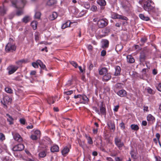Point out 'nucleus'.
<instances>
[{
    "label": "nucleus",
    "instance_id": "nucleus-42",
    "mask_svg": "<svg viewBox=\"0 0 161 161\" xmlns=\"http://www.w3.org/2000/svg\"><path fill=\"white\" fill-rule=\"evenodd\" d=\"M119 126L121 127V129L123 130H124L125 129V126L124 123L122 122L119 124Z\"/></svg>",
    "mask_w": 161,
    "mask_h": 161
},
{
    "label": "nucleus",
    "instance_id": "nucleus-1",
    "mask_svg": "<svg viewBox=\"0 0 161 161\" xmlns=\"http://www.w3.org/2000/svg\"><path fill=\"white\" fill-rule=\"evenodd\" d=\"M144 9L149 13H156L157 10L154 6V3L151 0H145L143 2Z\"/></svg>",
    "mask_w": 161,
    "mask_h": 161
},
{
    "label": "nucleus",
    "instance_id": "nucleus-33",
    "mask_svg": "<svg viewBox=\"0 0 161 161\" xmlns=\"http://www.w3.org/2000/svg\"><path fill=\"white\" fill-rule=\"evenodd\" d=\"M39 155L41 158H44L46 155V152L45 151H42L39 153Z\"/></svg>",
    "mask_w": 161,
    "mask_h": 161
},
{
    "label": "nucleus",
    "instance_id": "nucleus-4",
    "mask_svg": "<svg viewBox=\"0 0 161 161\" xmlns=\"http://www.w3.org/2000/svg\"><path fill=\"white\" fill-rule=\"evenodd\" d=\"M17 66H14L12 65H10L7 68L8 70V73L9 75H11L14 73L18 69Z\"/></svg>",
    "mask_w": 161,
    "mask_h": 161
},
{
    "label": "nucleus",
    "instance_id": "nucleus-12",
    "mask_svg": "<svg viewBox=\"0 0 161 161\" xmlns=\"http://www.w3.org/2000/svg\"><path fill=\"white\" fill-rule=\"evenodd\" d=\"M111 77V76L110 74V73H107L103 76V79L104 81H106L110 80Z\"/></svg>",
    "mask_w": 161,
    "mask_h": 161
},
{
    "label": "nucleus",
    "instance_id": "nucleus-24",
    "mask_svg": "<svg viewBox=\"0 0 161 161\" xmlns=\"http://www.w3.org/2000/svg\"><path fill=\"white\" fill-rule=\"evenodd\" d=\"M85 137L87 139L88 142V143L89 144H93V141L91 137L86 134L85 135Z\"/></svg>",
    "mask_w": 161,
    "mask_h": 161
},
{
    "label": "nucleus",
    "instance_id": "nucleus-53",
    "mask_svg": "<svg viewBox=\"0 0 161 161\" xmlns=\"http://www.w3.org/2000/svg\"><path fill=\"white\" fill-rule=\"evenodd\" d=\"M85 7L87 9H88L90 8V5L89 3H85L84 4Z\"/></svg>",
    "mask_w": 161,
    "mask_h": 161
},
{
    "label": "nucleus",
    "instance_id": "nucleus-46",
    "mask_svg": "<svg viewBox=\"0 0 161 161\" xmlns=\"http://www.w3.org/2000/svg\"><path fill=\"white\" fill-rule=\"evenodd\" d=\"M31 138L32 140H36L38 138L37 136L34 135H32L31 136Z\"/></svg>",
    "mask_w": 161,
    "mask_h": 161
},
{
    "label": "nucleus",
    "instance_id": "nucleus-8",
    "mask_svg": "<svg viewBox=\"0 0 161 161\" xmlns=\"http://www.w3.org/2000/svg\"><path fill=\"white\" fill-rule=\"evenodd\" d=\"M12 100V99L10 98L8 96H5L3 98V101H1V102L3 104L7 107L6 104L9 102H10Z\"/></svg>",
    "mask_w": 161,
    "mask_h": 161
},
{
    "label": "nucleus",
    "instance_id": "nucleus-25",
    "mask_svg": "<svg viewBox=\"0 0 161 161\" xmlns=\"http://www.w3.org/2000/svg\"><path fill=\"white\" fill-rule=\"evenodd\" d=\"M147 119L148 121L152 122L154 121L155 120V118L150 114L147 116Z\"/></svg>",
    "mask_w": 161,
    "mask_h": 161
},
{
    "label": "nucleus",
    "instance_id": "nucleus-37",
    "mask_svg": "<svg viewBox=\"0 0 161 161\" xmlns=\"http://www.w3.org/2000/svg\"><path fill=\"white\" fill-rule=\"evenodd\" d=\"M70 64L72 65L75 68H77L78 67V65L77 63L74 61H71L69 62Z\"/></svg>",
    "mask_w": 161,
    "mask_h": 161
},
{
    "label": "nucleus",
    "instance_id": "nucleus-63",
    "mask_svg": "<svg viewBox=\"0 0 161 161\" xmlns=\"http://www.w3.org/2000/svg\"><path fill=\"white\" fill-rule=\"evenodd\" d=\"M35 133L37 136H40V131L39 130H36L35 132Z\"/></svg>",
    "mask_w": 161,
    "mask_h": 161
},
{
    "label": "nucleus",
    "instance_id": "nucleus-26",
    "mask_svg": "<svg viewBox=\"0 0 161 161\" xmlns=\"http://www.w3.org/2000/svg\"><path fill=\"white\" fill-rule=\"evenodd\" d=\"M56 97H52L48 99L47 100V102L49 104L51 103H54Z\"/></svg>",
    "mask_w": 161,
    "mask_h": 161
},
{
    "label": "nucleus",
    "instance_id": "nucleus-9",
    "mask_svg": "<svg viewBox=\"0 0 161 161\" xmlns=\"http://www.w3.org/2000/svg\"><path fill=\"white\" fill-rule=\"evenodd\" d=\"M146 59V53L145 51H142L140 53L139 56V61L140 62L143 63L144 62Z\"/></svg>",
    "mask_w": 161,
    "mask_h": 161
},
{
    "label": "nucleus",
    "instance_id": "nucleus-40",
    "mask_svg": "<svg viewBox=\"0 0 161 161\" xmlns=\"http://www.w3.org/2000/svg\"><path fill=\"white\" fill-rule=\"evenodd\" d=\"M119 16V15L115 13L113 14L112 15V18L114 19H118V18H119L118 17Z\"/></svg>",
    "mask_w": 161,
    "mask_h": 161
},
{
    "label": "nucleus",
    "instance_id": "nucleus-13",
    "mask_svg": "<svg viewBox=\"0 0 161 161\" xmlns=\"http://www.w3.org/2000/svg\"><path fill=\"white\" fill-rule=\"evenodd\" d=\"M118 94L120 97H123L126 96L127 92L124 90H122L119 91L118 92Z\"/></svg>",
    "mask_w": 161,
    "mask_h": 161
},
{
    "label": "nucleus",
    "instance_id": "nucleus-49",
    "mask_svg": "<svg viewBox=\"0 0 161 161\" xmlns=\"http://www.w3.org/2000/svg\"><path fill=\"white\" fill-rule=\"evenodd\" d=\"M103 31L105 33H107L109 32L110 29L108 28H106L103 30Z\"/></svg>",
    "mask_w": 161,
    "mask_h": 161
},
{
    "label": "nucleus",
    "instance_id": "nucleus-7",
    "mask_svg": "<svg viewBox=\"0 0 161 161\" xmlns=\"http://www.w3.org/2000/svg\"><path fill=\"white\" fill-rule=\"evenodd\" d=\"M100 114L103 115H106V110L105 108V105L103 103V102H102L101 104L99 106Z\"/></svg>",
    "mask_w": 161,
    "mask_h": 161
},
{
    "label": "nucleus",
    "instance_id": "nucleus-45",
    "mask_svg": "<svg viewBox=\"0 0 161 161\" xmlns=\"http://www.w3.org/2000/svg\"><path fill=\"white\" fill-rule=\"evenodd\" d=\"M97 9V7L95 5H93L92 6V7L91 8V10L93 11H96Z\"/></svg>",
    "mask_w": 161,
    "mask_h": 161
},
{
    "label": "nucleus",
    "instance_id": "nucleus-15",
    "mask_svg": "<svg viewBox=\"0 0 161 161\" xmlns=\"http://www.w3.org/2000/svg\"><path fill=\"white\" fill-rule=\"evenodd\" d=\"M127 62L130 63H132L135 62V59L131 55H128L126 57Z\"/></svg>",
    "mask_w": 161,
    "mask_h": 161
},
{
    "label": "nucleus",
    "instance_id": "nucleus-20",
    "mask_svg": "<svg viewBox=\"0 0 161 161\" xmlns=\"http://www.w3.org/2000/svg\"><path fill=\"white\" fill-rule=\"evenodd\" d=\"M140 18L142 20L146 21H148L150 19L149 17L145 16V15L142 14H140L139 15Z\"/></svg>",
    "mask_w": 161,
    "mask_h": 161
},
{
    "label": "nucleus",
    "instance_id": "nucleus-28",
    "mask_svg": "<svg viewBox=\"0 0 161 161\" xmlns=\"http://www.w3.org/2000/svg\"><path fill=\"white\" fill-rule=\"evenodd\" d=\"M11 3H12V5L15 7L16 8H18V7L17 5L18 3L17 0H10Z\"/></svg>",
    "mask_w": 161,
    "mask_h": 161
},
{
    "label": "nucleus",
    "instance_id": "nucleus-17",
    "mask_svg": "<svg viewBox=\"0 0 161 161\" xmlns=\"http://www.w3.org/2000/svg\"><path fill=\"white\" fill-rule=\"evenodd\" d=\"M108 70L106 68L104 67L100 69L99 71V73L100 75H105L107 72Z\"/></svg>",
    "mask_w": 161,
    "mask_h": 161
},
{
    "label": "nucleus",
    "instance_id": "nucleus-18",
    "mask_svg": "<svg viewBox=\"0 0 161 161\" xmlns=\"http://www.w3.org/2000/svg\"><path fill=\"white\" fill-rule=\"evenodd\" d=\"M115 71L114 73V75L118 76L120 75V72L121 71L120 67L119 66H117L115 67Z\"/></svg>",
    "mask_w": 161,
    "mask_h": 161
},
{
    "label": "nucleus",
    "instance_id": "nucleus-34",
    "mask_svg": "<svg viewBox=\"0 0 161 161\" xmlns=\"http://www.w3.org/2000/svg\"><path fill=\"white\" fill-rule=\"evenodd\" d=\"M68 22H66V23L63 24L62 26V28L63 29H65L66 27H70L71 22H70L69 24Z\"/></svg>",
    "mask_w": 161,
    "mask_h": 161
},
{
    "label": "nucleus",
    "instance_id": "nucleus-60",
    "mask_svg": "<svg viewBox=\"0 0 161 161\" xmlns=\"http://www.w3.org/2000/svg\"><path fill=\"white\" fill-rule=\"evenodd\" d=\"M93 64H92V63H90V64L88 68L90 70H91L93 69Z\"/></svg>",
    "mask_w": 161,
    "mask_h": 161
},
{
    "label": "nucleus",
    "instance_id": "nucleus-23",
    "mask_svg": "<svg viewBox=\"0 0 161 161\" xmlns=\"http://www.w3.org/2000/svg\"><path fill=\"white\" fill-rule=\"evenodd\" d=\"M97 3L101 6H104L106 5V2L105 0H97Z\"/></svg>",
    "mask_w": 161,
    "mask_h": 161
},
{
    "label": "nucleus",
    "instance_id": "nucleus-39",
    "mask_svg": "<svg viewBox=\"0 0 161 161\" xmlns=\"http://www.w3.org/2000/svg\"><path fill=\"white\" fill-rule=\"evenodd\" d=\"M5 91L7 93H13V91L11 89L8 88L6 87L5 89Z\"/></svg>",
    "mask_w": 161,
    "mask_h": 161
},
{
    "label": "nucleus",
    "instance_id": "nucleus-11",
    "mask_svg": "<svg viewBox=\"0 0 161 161\" xmlns=\"http://www.w3.org/2000/svg\"><path fill=\"white\" fill-rule=\"evenodd\" d=\"M14 138L15 140L18 142H21L22 141V138L21 136L18 134L16 133L14 136Z\"/></svg>",
    "mask_w": 161,
    "mask_h": 161
},
{
    "label": "nucleus",
    "instance_id": "nucleus-6",
    "mask_svg": "<svg viewBox=\"0 0 161 161\" xmlns=\"http://www.w3.org/2000/svg\"><path fill=\"white\" fill-rule=\"evenodd\" d=\"M114 141L115 144L119 148L124 146V143L121 142V139L117 137L115 138Z\"/></svg>",
    "mask_w": 161,
    "mask_h": 161
},
{
    "label": "nucleus",
    "instance_id": "nucleus-22",
    "mask_svg": "<svg viewBox=\"0 0 161 161\" xmlns=\"http://www.w3.org/2000/svg\"><path fill=\"white\" fill-rule=\"evenodd\" d=\"M109 45V42L107 40H105L103 41V45L102 46V48H105L108 47Z\"/></svg>",
    "mask_w": 161,
    "mask_h": 161
},
{
    "label": "nucleus",
    "instance_id": "nucleus-59",
    "mask_svg": "<svg viewBox=\"0 0 161 161\" xmlns=\"http://www.w3.org/2000/svg\"><path fill=\"white\" fill-rule=\"evenodd\" d=\"M88 48L89 51H92L93 50V47L91 45H89L88 47Z\"/></svg>",
    "mask_w": 161,
    "mask_h": 161
},
{
    "label": "nucleus",
    "instance_id": "nucleus-36",
    "mask_svg": "<svg viewBox=\"0 0 161 161\" xmlns=\"http://www.w3.org/2000/svg\"><path fill=\"white\" fill-rule=\"evenodd\" d=\"M108 126L110 130H112L113 131L115 129V127L114 123H111L109 124Z\"/></svg>",
    "mask_w": 161,
    "mask_h": 161
},
{
    "label": "nucleus",
    "instance_id": "nucleus-16",
    "mask_svg": "<svg viewBox=\"0 0 161 161\" xmlns=\"http://www.w3.org/2000/svg\"><path fill=\"white\" fill-rule=\"evenodd\" d=\"M50 150L52 152L54 153L58 152L59 151V148L58 146L55 145L52 147Z\"/></svg>",
    "mask_w": 161,
    "mask_h": 161
},
{
    "label": "nucleus",
    "instance_id": "nucleus-64",
    "mask_svg": "<svg viewBox=\"0 0 161 161\" xmlns=\"http://www.w3.org/2000/svg\"><path fill=\"white\" fill-rule=\"evenodd\" d=\"M79 101H79V102L80 103H85L87 102H86L84 100H83L82 98H80Z\"/></svg>",
    "mask_w": 161,
    "mask_h": 161
},
{
    "label": "nucleus",
    "instance_id": "nucleus-55",
    "mask_svg": "<svg viewBox=\"0 0 161 161\" xmlns=\"http://www.w3.org/2000/svg\"><path fill=\"white\" fill-rule=\"evenodd\" d=\"M119 107V106L118 105L115 106L114 108V112H117L118 111Z\"/></svg>",
    "mask_w": 161,
    "mask_h": 161
},
{
    "label": "nucleus",
    "instance_id": "nucleus-30",
    "mask_svg": "<svg viewBox=\"0 0 161 161\" xmlns=\"http://www.w3.org/2000/svg\"><path fill=\"white\" fill-rule=\"evenodd\" d=\"M131 129L137 131L139 129V127L137 125L135 124H132L130 125Z\"/></svg>",
    "mask_w": 161,
    "mask_h": 161
},
{
    "label": "nucleus",
    "instance_id": "nucleus-38",
    "mask_svg": "<svg viewBox=\"0 0 161 161\" xmlns=\"http://www.w3.org/2000/svg\"><path fill=\"white\" fill-rule=\"evenodd\" d=\"M147 92L148 93L152 94H153L155 93L154 92L153 90L150 87H148L147 88Z\"/></svg>",
    "mask_w": 161,
    "mask_h": 161
},
{
    "label": "nucleus",
    "instance_id": "nucleus-10",
    "mask_svg": "<svg viewBox=\"0 0 161 161\" xmlns=\"http://www.w3.org/2000/svg\"><path fill=\"white\" fill-rule=\"evenodd\" d=\"M74 98L75 99L82 98V100H84L86 102H88L89 100L88 98L85 95H81L79 94L77 95H75Z\"/></svg>",
    "mask_w": 161,
    "mask_h": 161
},
{
    "label": "nucleus",
    "instance_id": "nucleus-58",
    "mask_svg": "<svg viewBox=\"0 0 161 161\" xmlns=\"http://www.w3.org/2000/svg\"><path fill=\"white\" fill-rule=\"evenodd\" d=\"M21 3L23 4V6H24L26 3L27 1L26 0H20Z\"/></svg>",
    "mask_w": 161,
    "mask_h": 161
},
{
    "label": "nucleus",
    "instance_id": "nucleus-47",
    "mask_svg": "<svg viewBox=\"0 0 161 161\" xmlns=\"http://www.w3.org/2000/svg\"><path fill=\"white\" fill-rule=\"evenodd\" d=\"M73 92L72 90L69 91L68 92H64V94H66L67 95H70L72 94Z\"/></svg>",
    "mask_w": 161,
    "mask_h": 161
},
{
    "label": "nucleus",
    "instance_id": "nucleus-41",
    "mask_svg": "<svg viewBox=\"0 0 161 161\" xmlns=\"http://www.w3.org/2000/svg\"><path fill=\"white\" fill-rule=\"evenodd\" d=\"M23 14V12L22 10H18L16 12V15L18 16L22 15Z\"/></svg>",
    "mask_w": 161,
    "mask_h": 161
},
{
    "label": "nucleus",
    "instance_id": "nucleus-31",
    "mask_svg": "<svg viewBox=\"0 0 161 161\" xmlns=\"http://www.w3.org/2000/svg\"><path fill=\"white\" fill-rule=\"evenodd\" d=\"M55 0H49L47 3V4L49 6L53 5L56 3Z\"/></svg>",
    "mask_w": 161,
    "mask_h": 161
},
{
    "label": "nucleus",
    "instance_id": "nucleus-62",
    "mask_svg": "<svg viewBox=\"0 0 161 161\" xmlns=\"http://www.w3.org/2000/svg\"><path fill=\"white\" fill-rule=\"evenodd\" d=\"M148 71V69L147 68H144L142 69V72L144 74L146 73Z\"/></svg>",
    "mask_w": 161,
    "mask_h": 161
},
{
    "label": "nucleus",
    "instance_id": "nucleus-57",
    "mask_svg": "<svg viewBox=\"0 0 161 161\" xmlns=\"http://www.w3.org/2000/svg\"><path fill=\"white\" fill-rule=\"evenodd\" d=\"M157 88L159 91L161 92V83H159L157 86Z\"/></svg>",
    "mask_w": 161,
    "mask_h": 161
},
{
    "label": "nucleus",
    "instance_id": "nucleus-19",
    "mask_svg": "<svg viewBox=\"0 0 161 161\" xmlns=\"http://www.w3.org/2000/svg\"><path fill=\"white\" fill-rule=\"evenodd\" d=\"M7 9L4 6L3 7H0V15L3 16L6 14Z\"/></svg>",
    "mask_w": 161,
    "mask_h": 161
},
{
    "label": "nucleus",
    "instance_id": "nucleus-3",
    "mask_svg": "<svg viewBox=\"0 0 161 161\" xmlns=\"http://www.w3.org/2000/svg\"><path fill=\"white\" fill-rule=\"evenodd\" d=\"M108 23V21L106 19L103 18L97 21V25L99 28H102L107 26Z\"/></svg>",
    "mask_w": 161,
    "mask_h": 161
},
{
    "label": "nucleus",
    "instance_id": "nucleus-61",
    "mask_svg": "<svg viewBox=\"0 0 161 161\" xmlns=\"http://www.w3.org/2000/svg\"><path fill=\"white\" fill-rule=\"evenodd\" d=\"M39 66L42 69H46V66H45V65L43 64V63H42L41 65H39Z\"/></svg>",
    "mask_w": 161,
    "mask_h": 161
},
{
    "label": "nucleus",
    "instance_id": "nucleus-50",
    "mask_svg": "<svg viewBox=\"0 0 161 161\" xmlns=\"http://www.w3.org/2000/svg\"><path fill=\"white\" fill-rule=\"evenodd\" d=\"M156 136L157 138L158 141L160 145L161 146V144L159 141V138L160 136V135L159 134L157 133L156 134Z\"/></svg>",
    "mask_w": 161,
    "mask_h": 161
},
{
    "label": "nucleus",
    "instance_id": "nucleus-54",
    "mask_svg": "<svg viewBox=\"0 0 161 161\" xmlns=\"http://www.w3.org/2000/svg\"><path fill=\"white\" fill-rule=\"evenodd\" d=\"M32 65L35 68H36L38 67V66L37 64L35 62H33L32 63Z\"/></svg>",
    "mask_w": 161,
    "mask_h": 161
},
{
    "label": "nucleus",
    "instance_id": "nucleus-5",
    "mask_svg": "<svg viewBox=\"0 0 161 161\" xmlns=\"http://www.w3.org/2000/svg\"><path fill=\"white\" fill-rule=\"evenodd\" d=\"M25 146L23 144H19L15 146L12 148V150L13 151H20L24 150Z\"/></svg>",
    "mask_w": 161,
    "mask_h": 161
},
{
    "label": "nucleus",
    "instance_id": "nucleus-21",
    "mask_svg": "<svg viewBox=\"0 0 161 161\" xmlns=\"http://www.w3.org/2000/svg\"><path fill=\"white\" fill-rule=\"evenodd\" d=\"M6 116L8 117L7 119V121L9 123V124L12 125L14 124V119L12 117L10 116L9 114H6Z\"/></svg>",
    "mask_w": 161,
    "mask_h": 161
},
{
    "label": "nucleus",
    "instance_id": "nucleus-48",
    "mask_svg": "<svg viewBox=\"0 0 161 161\" xmlns=\"http://www.w3.org/2000/svg\"><path fill=\"white\" fill-rule=\"evenodd\" d=\"M147 40V38L146 37L142 38L141 39V42L142 43H145Z\"/></svg>",
    "mask_w": 161,
    "mask_h": 161
},
{
    "label": "nucleus",
    "instance_id": "nucleus-43",
    "mask_svg": "<svg viewBox=\"0 0 161 161\" xmlns=\"http://www.w3.org/2000/svg\"><path fill=\"white\" fill-rule=\"evenodd\" d=\"M5 139L4 135L1 133H0V140L3 141Z\"/></svg>",
    "mask_w": 161,
    "mask_h": 161
},
{
    "label": "nucleus",
    "instance_id": "nucleus-51",
    "mask_svg": "<svg viewBox=\"0 0 161 161\" xmlns=\"http://www.w3.org/2000/svg\"><path fill=\"white\" fill-rule=\"evenodd\" d=\"M118 17L119 18H118V19H121L122 20H127V17H124L123 16L120 15H119V16Z\"/></svg>",
    "mask_w": 161,
    "mask_h": 161
},
{
    "label": "nucleus",
    "instance_id": "nucleus-32",
    "mask_svg": "<svg viewBox=\"0 0 161 161\" xmlns=\"http://www.w3.org/2000/svg\"><path fill=\"white\" fill-rule=\"evenodd\" d=\"M37 22L36 21H33L31 23V25L34 30H36L37 28Z\"/></svg>",
    "mask_w": 161,
    "mask_h": 161
},
{
    "label": "nucleus",
    "instance_id": "nucleus-35",
    "mask_svg": "<svg viewBox=\"0 0 161 161\" xmlns=\"http://www.w3.org/2000/svg\"><path fill=\"white\" fill-rule=\"evenodd\" d=\"M41 13L39 11H37L36 12L35 17L36 19H39L40 18L41 16Z\"/></svg>",
    "mask_w": 161,
    "mask_h": 161
},
{
    "label": "nucleus",
    "instance_id": "nucleus-2",
    "mask_svg": "<svg viewBox=\"0 0 161 161\" xmlns=\"http://www.w3.org/2000/svg\"><path fill=\"white\" fill-rule=\"evenodd\" d=\"M16 47L15 44L11 42H8L5 46V50L6 52H13L15 51Z\"/></svg>",
    "mask_w": 161,
    "mask_h": 161
},
{
    "label": "nucleus",
    "instance_id": "nucleus-52",
    "mask_svg": "<svg viewBox=\"0 0 161 161\" xmlns=\"http://www.w3.org/2000/svg\"><path fill=\"white\" fill-rule=\"evenodd\" d=\"M19 121L20 123L23 124V125H25V120L24 119H21L19 120Z\"/></svg>",
    "mask_w": 161,
    "mask_h": 161
},
{
    "label": "nucleus",
    "instance_id": "nucleus-14",
    "mask_svg": "<svg viewBox=\"0 0 161 161\" xmlns=\"http://www.w3.org/2000/svg\"><path fill=\"white\" fill-rule=\"evenodd\" d=\"M58 17V14L56 12H54L49 17V19L51 20H53L56 19Z\"/></svg>",
    "mask_w": 161,
    "mask_h": 161
},
{
    "label": "nucleus",
    "instance_id": "nucleus-56",
    "mask_svg": "<svg viewBox=\"0 0 161 161\" xmlns=\"http://www.w3.org/2000/svg\"><path fill=\"white\" fill-rule=\"evenodd\" d=\"M106 52L105 50H103L101 52V55L102 56H105L106 54Z\"/></svg>",
    "mask_w": 161,
    "mask_h": 161
},
{
    "label": "nucleus",
    "instance_id": "nucleus-29",
    "mask_svg": "<svg viewBox=\"0 0 161 161\" xmlns=\"http://www.w3.org/2000/svg\"><path fill=\"white\" fill-rule=\"evenodd\" d=\"M69 149L67 147H65L62 151V153L63 155H65L68 153L69 151Z\"/></svg>",
    "mask_w": 161,
    "mask_h": 161
},
{
    "label": "nucleus",
    "instance_id": "nucleus-27",
    "mask_svg": "<svg viewBox=\"0 0 161 161\" xmlns=\"http://www.w3.org/2000/svg\"><path fill=\"white\" fill-rule=\"evenodd\" d=\"M30 20V17L29 16H25L22 19V21L25 23H26L29 22Z\"/></svg>",
    "mask_w": 161,
    "mask_h": 161
},
{
    "label": "nucleus",
    "instance_id": "nucleus-44",
    "mask_svg": "<svg viewBox=\"0 0 161 161\" xmlns=\"http://www.w3.org/2000/svg\"><path fill=\"white\" fill-rule=\"evenodd\" d=\"M93 110H95L98 114H100V112L98 109L96 107H93Z\"/></svg>",
    "mask_w": 161,
    "mask_h": 161
}]
</instances>
